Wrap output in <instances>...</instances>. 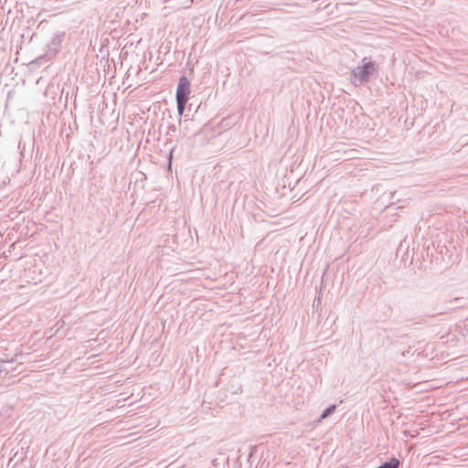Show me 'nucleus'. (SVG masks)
Here are the masks:
<instances>
[{
	"label": "nucleus",
	"instance_id": "obj_6",
	"mask_svg": "<svg viewBox=\"0 0 468 468\" xmlns=\"http://www.w3.org/2000/svg\"><path fill=\"white\" fill-rule=\"evenodd\" d=\"M320 302H321V299H320V297H319V296H317V297H315V299H314V304L315 303H317V304H319V303H320Z\"/></svg>",
	"mask_w": 468,
	"mask_h": 468
},
{
	"label": "nucleus",
	"instance_id": "obj_2",
	"mask_svg": "<svg viewBox=\"0 0 468 468\" xmlns=\"http://www.w3.org/2000/svg\"><path fill=\"white\" fill-rule=\"evenodd\" d=\"M190 93V81L186 76H181L176 88V99L188 100Z\"/></svg>",
	"mask_w": 468,
	"mask_h": 468
},
{
	"label": "nucleus",
	"instance_id": "obj_3",
	"mask_svg": "<svg viewBox=\"0 0 468 468\" xmlns=\"http://www.w3.org/2000/svg\"><path fill=\"white\" fill-rule=\"evenodd\" d=\"M399 460L397 458H391L389 461L385 462L380 466L377 468H399Z\"/></svg>",
	"mask_w": 468,
	"mask_h": 468
},
{
	"label": "nucleus",
	"instance_id": "obj_5",
	"mask_svg": "<svg viewBox=\"0 0 468 468\" xmlns=\"http://www.w3.org/2000/svg\"><path fill=\"white\" fill-rule=\"evenodd\" d=\"M187 101L188 100L176 99L177 112L179 115L184 113Z\"/></svg>",
	"mask_w": 468,
	"mask_h": 468
},
{
	"label": "nucleus",
	"instance_id": "obj_4",
	"mask_svg": "<svg viewBox=\"0 0 468 468\" xmlns=\"http://www.w3.org/2000/svg\"><path fill=\"white\" fill-rule=\"evenodd\" d=\"M335 409H336V405L335 404L330 405L329 407L324 409L323 410V412L321 413V415H320L319 421L321 420L326 419L328 416H330L335 410Z\"/></svg>",
	"mask_w": 468,
	"mask_h": 468
},
{
	"label": "nucleus",
	"instance_id": "obj_1",
	"mask_svg": "<svg viewBox=\"0 0 468 468\" xmlns=\"http://www.w3.org/2000/svg\"><path fill=\"white\" fill-rule=\"evenodd\" d=\"M363 62L364 64L362 66H357L353 69L354 78L358 80L360 82L368 80L369 77L373 75L377 70L374 62H366V58L363 59Z\"/></svg>",
	"mask_w": 468,
	"mask_h": 468
}]
</instances>
